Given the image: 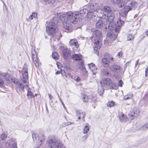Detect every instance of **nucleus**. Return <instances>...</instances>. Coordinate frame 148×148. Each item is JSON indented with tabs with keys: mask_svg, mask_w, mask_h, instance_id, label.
Listing matches in <instances>:
<instances>
[{
	"mask_svg": "<svg viewBox=\"0 0 148 148\" xmlns=\"http://www.w3.org/2000/svg\"><path fill=\"white\" fill-rule=\"evenodd\" d=\"M112 88L113 89H116L117 88V86L115 84H113L112 85Z\"/></svg>",
	"mask_w": 148,
	"mask_h": 148,
	"instance_id": "obj_50",
	"label": "nucleus"
},
{
	"mask_svg": "<svg viewBox=\"0 0 148 148\" xmlns=\"http://www.w3.org/2000/svg\"><path fill=\"white\" fill-rule=\"evenodd\" d=\"M89 130V127L88 126H86L84 128L83 132V133L84 134H85L86 133H87L88 132V131Z\"/></svg>",
	"mask_w": 148,
	"mask_h": 148,
	"instance_id": "obj_37",
	"label": "nucleus"
},
{
	"mask_svg": "<svg viewBox=\"0 0 148 148\" xmlns=\"http://www.w3.org/2000/svg\"><path fill=\"white\" fill-rule=\"evenodd\" d=\"M72 58L75 61H82V56L81 55L76 54L72 55Z\"/></svg>",
	"mask_w": 148,
	"mask_h": 148,
	"instance_id": "obj_13",
	"label": "nucleus"
},
{
	"mask_svg": "<svg viewBox=\"0 0 148 148\" xmlns=\"http://www.w3.org/2000/svg\"><path fill=\"white\" fill-rule=\"evenodd\" d=\"M103 10L106 12L108 14L113 12L112 9L110 7L107 6H105L104 7Z\"/></svg>",
	"mask_w": 148,
	"mask_h": 148,
	"instance_id": "obj_19",
	"label": "nucleus"
},
{
	"mask_svg": "<svg viewBox=\"0 0 148 148\" xmlns=\"http://www.w3.org/2000/svg\"><path fill=\"white\" fill-rule=\"evenodd\" d=\"M104 92V90L102 87H101L100 89L98 88V93L100 95H101Z\"/></svg>",
	"mask_w": 148,
	"mask_h": 148,
	"instance_id": "obj_40",
	"label": "nucleus"
},
{
	"mask_svg": "<svg viewBox=\"0 0 148 148\" xmlns=\"http://www.w3.org/2000/svg\"><path fill=\"white\" fill-rule=\"evenodd\" d=\"M108 23L107 24H108L109 22H111L113 21V20L114 18V15L113 12H111L110 13H109L108 14Z\"/></svg>",
	"mask_w": 148,
	"mask_h": 148,
	"instance_id": "obj_15",
	"label": "nucleus"
},
{
	"mask_svg": "<svg viewBox=\"0 0 148 148\" xmlns=\"http://www.w3.org/2000/svg\"><path fill=\"white\" fill-rule=\"evenodd\" d=\"M101 73L104 75L107 76L109 75V73L108 70L106 69H103L101 71Z\"/></svg>",
	"mask_w": 148,
	"mask_h": 148,
	"instance_id": "obj_35",
	"label": "nucleus"
},
{
	"mask_svg": "<svg viewBox=\"0 0 148 148\" xmlns=\"http://www.w3.org/2000/svg\"><path fill=\"white\" fill-rule=\"evenodd\" d=\"M102 62L103 64L104 65V66L106 68H108L109 66L108 61L106 58H103L102 59Z\"/></svg>",
	"mask_w": 148,
	"mask_h": 148,
	"instance_id": "obj_24",
	"label": "nucleus"
},
{
	"mask_svg": "<svg viewBox=\"0 0 148 148\" xmlns=\"http://www.w3.org/2000/svg\"><path fill=\"white\" fill-rule=\"evenodd\" d=\"M69 55V50L66 48H64L63 52V55L64 58L65 59H67L68 56Z\"/></svg>",
	"mask_w": 148,
	"mask_h": 148,
	"instance_id": "obj_14",
	"label": "nucleus"
},
{
	"mask_svg": "<svg viewBox=\"0 0 148 148\" xmlns=\"http://www.w3.org/2000/svg\"><path fill=\"white\" fill-rule=\"evenodd\" d=\"M48 143L51 148H65L63 147V145L60 141L50 139L48 140Z\"/></svg>",
	"mask_w": 148,
	"mask_h": 148,
	"instance_id": "obj_3",
	"label": "nucleus"
},
{
	"mask_svg": "<svg viewBox=\"0 0 148 148\" xmlns=\"http://www.w3.org/2000/svg\"><path fill=\"white\" fill-rule=\"evenodd\" d=\"M112 1L115 3H118L120 2L121 0H112Z\"/></svg>",
	"mask_w": 148,
	"mask_h": 148,
	"instance_id": "obj_54",
	"label": "nucleus"
},
{
	"mask_svg": "<svg viewBox=\"0 0 148 148\" xmlns=\"http://www.w3.org/2000/svg\"><path fill=\"white\" fill-rule=\"evenodd\" d=\"M91 100L92 101H93L94 102H95L96 100V97H92L91 98Z\"/></svg>",
	"mask_w": 148,
	"mask_h": 148,
	"instance_id": "obj_58",
	"label": "nucleus"
},
{
	"mask_svg": "<svg viewBox=\"0 0 148 148\" xmlns=\"http://www.w3.org/2000/svg\"><path fill=\"white\" fill-rule=\"evenodd\" d=\"M53 58L55 60H57L59 58V56L58 53L56 52H54L52 54Z\"/></svg>",
	"mask_w": 148,
	"mask_h": 148,
	"instance_id": "obj_30",
	"label": "nucleus"
},
{
	"mask_svg": "<svg viewBox=\"0 0 148 148\" xmlns=\"http://www.w3.org/2000/svg\"><path fill=\"white\" fill-rule=\"evenodd\" d=\"M110 69L112 71L116 73L120 72L122 69V68L120 65L116 64H114L110 66Z\"/></svg>",
	"mask_w": 148,
	"mask_h": 148,
	"instance_id": "obj_5",
	"label": "nucleus"
},
{
	"mask_svg": "<svg viewBox=\"0 0 148 148\" xmlns=\"http://www.w3.org/2000/svg\"><path fill=\"white\" fill-rule=\"evenodd\" d=\"M32 58L36 67H38L40 64V62L37 56H36L35 57L33 56L32 57Z\"/></svg>",
	"mask_w": 148,
	"mask_h": 148,
	"instance_id": "obj_17",
	"label": "nucleus"
},
{
	"mask_svg": "<svg viewBox=\"0 0 148 148\" xmlns=\"http://www.w3.org/2000/svg\"><path fill=\"white\" fill-rule=\"evenodd\" d=\"M133 97L132 94H130L125 95L123 97V99L124 100H128L131 99Z\"/></svg>",
	"mask_w": 148,
	"mask_h": 148,
	"instance_id": "obj_32",
	"label": "nucleus"
},
{
	"mask_svg": "<svg viewBox=\"0 0 148 148\" xmlns=\"http://www.w3.org/2000/svg\"><path fill=\"white\" fill-rule=\"evenodd\" d=\"M139 60L138 59L136 61L135 63V67L138 64Z\"/></svg>",
	"mask_w": 148,
	"mask_h": 148,
	"instance_id": "obj_60",
	"label": "nucleus"
},
{
	"mask_svg": "<svg viewBox=\"0 0 148 148\" xmlns=\"http://www.w3.org/2000/svg\"><path fill=\"white\" fill-rule=\"evenodd\" d=\"M134 37V36L131 34H129L127 36V40L129 41L132 40L133 39Z\"/></svg>",
	"mask_w": 148,
	"mask_h": 148,
	"instance_id": "obj_44",
	"label": "nucleus"
},
{
	"mask_svg": "<svg viewBox=\"0 0 148 148\" xmlns=\"http://www.w3.org/2000/svg\"><path fill=\"white\" fill-rule=\"evenodd\" d=\"M32 57L33 56H37L35 50L34 49H33L32 51Z\"/></svg>",
	"mask_w": 148,
	"mask_h": 148,
	"instance_id": "obj_47",
	"label": "nucleus"
},
{
	"mask_svg": "<svg viewBox=\"0 0 148 148\" xmlns=\"http://www.w3.org/2000/svg\"><path fill=\"white\" fill-rule=\"evenodd\" d=\"M12 146L13 148H17V144L16 140L14 141V143L12 144Z\"/></svg>",
	"mask_w": 148,
	"mask_h": 148,
	"instance_id": "obj_48",
	"label": "nucleus"
},
{
	"mask_svg": "<svg viewBox=\"0 0 148 148\" xmlns=\"http://www.w3.org/2000/svg\"><path fill=\"white\" fill-rule=\"evenodd\" d=\"M7 135L5 134L4 133L2 134L0 136V140H4L6 138Z\"/></svg>",
	"mask_w": 148,
	"mask_h": 148,
	"instance_id": "obj_39",
	"label": "nucleus"
},
{
	"mask_svg": "<svg viewBox=\"0 0 148 148\" xmlns=\"http://www.w3.org/2000/svg\"><path fill=\"white\" fill-rule=\"evenodd\" d=\"M132 10V8L130 7V5H126L124 8V11H121L119 13L120 16H122L124 17V19L125 18L128 12L130 10Z\"/></svg>",
	"mask_w": 148,
	"mask_h": 148,
	"instance_id": "obj_6",
	"label": "nucleus"
},
{
	"mask_svg": "<svg viewBox=\"0 0 148 148\" xmlns=\"http://www.w3.org/2000/svg\"><path fill=\"white\" fill-rule=\"evenodd\" d=\"M89 9H84L80 12H76L73 13L71 12H67L65 14H63L60 15V18L63 22V27L67 30L66 32L67 33L71 32L73 31L71 23H76L78 21L79 18L83 16V14H86V16L88 18H91L92 17L94 14L95 13H101L102 11L100 9L95 10V9L93 5H90Z\"/></svg>",
	"mask_w": 148,
	"mask_h": 148,
	"instance_id": "obj_1",
	"label": "nucleus"
},
{
	"mask_svg": "<svg viewBox=\"0 0 148 148\" xmlns=\"http://www.w3.org/2000/svg\"><path fill=\"white\" fill-rule=\"evenodd\" d=\"M27 96H30V98L35 97V96L33 95V92L30 90V88H27Z\"/></svg>",
	"mask_w": 148,
	"mask_h": 148,
	"instance_id": "obj_29",
	"label": "nucleus"
},
{
	"mask_svg": "<svg viewBox=\"0 0 148 148\" xmlns=\"http://www.w3.org/2000/svg\"><path fill=\"white\" fill-rule=\"evenodd\" d=\"M100 83L102 86H109L112 84V82L110 79L107 78H105L102 80L101 81Z\"/></svg>",
	"mask_w": 148,
	"mask_h": 148,
	"instance_id": "obj_7",
	"label": "nucleus"
},
{
	"mask_svg": "<svg viewBox=\"0 0 148 148\" xmlns=\"http://www.w3.org/2000/svg\"><path fill=\"white\" fill-rule=\"evenodd\" d=\"M104 24V23L102 21L100 20L96 23V25L98 28H100L103 26Z\"/></svg>",
	"mask_w": 148,
	"mask_h": 148,
	"instance_id": "obj_26",
	"label": "nucleus"
},
{
	"mask_svg": "<svg viewBox=\"0 0 148 148\" xmlns=\"http://www.w3.org/2000/svg\"><path fill=\"white\" fill-rule=\"evenodd\" d=\"M27 72L28 69L27 66L26 65H24L23 68L22 72L23 73H28Z\"/></svg>",
	"mask_w": 148,
	"mask_h": 148,
	"instance_id": "obj_41",
	"label": "nucleus"
},
{
	"mask_svg": "<svg viewBox=\"0 0 148 148\" xmlns=\"http://www.w3.org/2000/svg\"><path fill=\"white\" fill-rule=\"evenodd\" d=\"M61 102L62 103V104L63 106V107H64V109H66V107H65V105H64V104L63 103V102L62 101V102Z\"/></svg>",
	"mask_w": 148,
	"mask_h": 148,
	"instance_id": "obj_63",
	"label": "nucleus"
},
{
	"mask_svg": "<svg viewBox=\"0 0 148 148\" xmlns=\"http://www.w3.org/2000/svg\"><path fill=\"white\" fill-rule=\"evenodd\" d=\"M88 97L87 96L84 95H83L82 100L84 102H88Z\"/></svg>",
	"mask_w": 148,
	"mask_h": 148,
	"instance_id": "obj_38",
	"label": "nucleus"
},
{
	"mask_svg": "<svg viewBox=\"0 0 148 148\" xmlns=\"http://www.w3.org/2000/svg\"><path fill=\"white\" fill-rule=\"evenodd\" d=\"M45 140V137L44 136L42 135L40 138H39V139L38 140L39 141V145L37 148H39L42 144V142H44Z\"/></svg>",
	"mask_w": 148,
	"mask_h": 148,
	"instance_id": "obj_27",
	"label": "nucleus"
},
{
	"mask_svg": "<svg viewBox=\"0 0 148 148\" xmlns=\"http://www.w3.org/2000/svg\"><path fill=\"white\" fill-rule=\"evenodd\" d=\"M114 104V103L113 101H109L107 103V106H108L111 107L113 106Z\"/></svg>",
	"mask_w": 148,
	"mask_h": 148,
	"instance_id": "obj_43",
	"label": "nucleus"
},
{
	"mask_svg": "<svg viewBox=\"0 0 148 148\" xmlns=\"http://www.w3.org/2000/svg\"><path fill=\"white\" fill-rule=\"evenodd\" d=\"M99 49L97 47V46H95V47L94 49V50L95 51V53L97 55H99V51H98V49Z\"/></svg>",
	"mask_w": 148,
	"mask_h": 148,
	"instance_id": "obj_46",
	"label": "nucleus"
},
{
	"mask_svg": "<svg viewBox=\"0 0 148 148\" xmlns=\"http://www.w3.org/2000/svg\"><path fill=\"white\" fill-rule=\"evenodd\" d=\"M119 118L121 121L123 122L126 119L127 117L124 114H122L121 115L119 114Z\"/></svg>",
	"mask_w": 148,
	"mask_h": 148,
	"instance_id": "obj_33",
	"label": "nucleus"
},
{
	"mask_svg": "<svg viewBox=\"0 0 148 148\" xmlns=\"http://www.w3.org/2000/svg\"><path fill=\"white\" fill-rule=\"evenodd\" d=\"M37 16V14L36 13L34 12L31 15L29 18L27 19V21H29L31 20L32 19L34 18H36Z\"/></svg>",
	"mask_w": 148,
	"mask_h": 148,
	"instance_id": "obj_25",
	"label": "nucleus"
},
{
	"mask_svg": "<svg viewBox=\"0 0 148 148\" xmlns=\"http://www.w3.org/2000/svg\"><path fill=\"white\" fill-rule=\"evenodd\" d=\"M76 116L78 118V119H80L81 118H82L84 121V117L86 115L85 112L80 110H76Z\"/></svg>",
	"mask_w": 148,
	"mask_h": 148,
	"instance_id": "obj_8",
	"label": "nucleus"
},
{
	"mask_svg": "<svg viewBox=\"0 0 148 148\" xmlns=\"http://www.w3.org/2000/svg\"><path fill=\"white\" fill-rule=\"evenodd\" d=\"M57 94L58 95V97L59 98L60 101L61 102H62V100L60 97L59 94L58 93H57Z\"/></svg>",
	"mask_w": 148,
	"mask_h": 148,
	"instance_id": "obj_61",
	"label": "nucleus"
},
{
	"mask_svg": "<svg viewBox=\"0 0 148 148\" xmlns=\"http://www.w3.org/2000/svg\"><path fill=\"white\" fill-rule=\"evenodd\" d=\"M129 5L132 8V9L135 10L137 7V3L135 1H133Z\"/></svg>",
	"mask_w": 148,
	"mask_h": 148,
	"instance_id": "obj_28",
	"label": "nucleus"
},
{
	"mask_svg": "<svg viewBox=\"0 0 148 148\" xmlns=\"http://www.w3.org/2000/svg\"><path fill=\"white\" fill-rule=\"evenodd\" d=\"M75 80L77 82H79L80 80V78L79 77H78L76 79H75Z\"/></svg>",
	"mask_w": 148,
	"mask_h": 148,
	"instance_id": "obj_59",
	"label": "nucleus"
},
{
	"mask_svg": "<svg viewBox=\"0 0 148 148\" xmlns=\"http://www.w3.org/2000/svg\"><path fill=\"white\" fill-rule=\"evenodd\" d=\"M88 66L90 70L92 71H95L97 70V68L95 65L93 63H91L88 64Z\"/></svg>",
	"mask_w": 148,
	"mask_h": 148,
	"instance_id": "obj_20",
	"label": "nucleus"
},
{
	"mask_svg": "<svg viewBox=\"0 0 148 148\" xmlns=\"http://www.w3.org/2000/svg\"><path fill=\"white\" fill-rule=\"evenodd\" d=\"M48 95L49 96V98L50 99H53V97L51 95V94L48 93Z\"/></svg>",
	"mask_w": 148,
	"mask_h": 148,
	"instance_id": "obj_56",
	"label": "nucleus"
},
{
	"mask_svg": "<svg viewBox=\"0 0 148 148\" xmlns=\"http://www.w3.org/2000/svg\"><path fill=\"white\" fill-rule=\"evenodd\" d=\"M96 36L99 38H101L102 36V34L101 32L98 30H97L95 31Z\"/></svg>",
	"mask_w": 148,
	"mask_h": 148,
	"instance_id": "obj_34",
	"label": "nucleus"
},
{
	"mask_svg": "<svg viewBox=\"0 0 148 148\" xmlns=\"http://www.w3.org/2000/svg\"><path fill=\"white\" fill-rule=\"evenodd\" d=\"M62 70H60L59 71H57L56 73V74H59L61 73V72L62 71Z\"/></svg>",
	"mask_w": 148,
	"mask_h": 148,
	"instance_id": "obj_57",
	"label": "nucleus"
},
{
	"mask_svg": "<svg viewBox=\"0 0 148 148\" xmlns=\"http://www.w3.org/2000/svg\"><path fill=\"white\" fill-rule=\"evenodd\" d=\"M148 66L147 67V68H146L145 72H148Z\"/></svg>",
	"mask_w": 148,
	"mask_h": 148,
	"instance_id": "obj_64",
	"label": "nucleus"
},
{
	"mask_svg": "<svg viewBox=\"0 0 148 148\" xmlns=\"http://www.w3.org/2000/svg\"><path fill=\"white\" fill-rule=\"evenodd\" d=\"M143 129L144 130H146L148 129V124L144 125L142 127Z\"/></svg>",
	"mask_w": 148,
	"mask_h": 148,
	"instance_id": "obj_49",
	"label": "nucleus"
},
{
	"mask_svg": "<svg viewBox=\"0 0 148 148\" xmlns=\"http://www.w3.org/2000/svg\"><path fill=\"white\" fill-rule=\"evenodd\" d=\"M53 21H51L49 23V26L46 27V31L49 34H53L56 33L57 29V26L56 23Z\"/></svg>",
	"mask_w": 148,
	"mask_h": 148,
	"instance_id": "obj_2",
	"label": "nucleus"
},
{
	"mask_svg": "<svg viewBox=\"0 0 148 148\" xmlns=\"http://www.w3.org/2000/svg\"><path fill=\"white\" fill-rule=\"evenodd\" d=\"M121 29V26H118L115 27V30L116 32L117 33L119 32Z\"/></svg>",
	"mask_w": 148,
	"mask_h": 148,
	"instance_id": "obj_45",
	"label": "nucleus"
},
{
	"mask_svg": "<svg viewBox=\"0 0 148 148\" xmlns=\"http://www.w3.org/2000/svg\"><path fill=\"white\" fill-rule=\"evenodd\" d=\"M107 36L110 38L112 40H115L117 37L116 35L112 33L111 32H108V33Z\"/></svg>",
	"mask_w": 148,
	"mask_h": 148,
	"instance_id": "obj_16",
	"label": "nucleus"
},
{
	"mask_svg": "<svg viewBox=\"0 0 148 148\" xmlns=\"http://www.w3.org/2000/svg\"><path fill=\"white\" fill-rule=\"evenodd\" d=\"M139 110L136 108L132 109L130 111V115L132 116L136 117L139 115Z\"/></svg>",
	"mask_w": 148,
	"mask_h": 148,
	"instance_id": "obj_9",
	"label": "nucleus"
},
{
	"mask_svg": "<svg viewBox=\"0 0 148 148\" xmlns=\"http://www.w3.org/2000/svg\"><path fill=\"white\" fill-rule=\"evenodd\" d=\"M95 46H97V47L100 49L101 45V40L98 38H96L95 40Z\"/></svg>",
	"mask_w": 148,
	"mask_h": 148,
	"instance_id": "obj_18",
	"label": "nucleus"
},
{
	"mask_svg": "<svg viewBox=\"0 0 148 148\" xmlns=\"http://www.w3.org/2000/svg\"><path fill=\"white\" fill-rule=\"evenodd\" d=\"M123 83V82L121 80H120L119 82V85L120 87H121L122 86V84Z\"/></svg>",
	"mask_w": 148,
	"mask_h": 148,
	"instance_id": "obj_52",
	"label": "nucleus"
},
{
	"mask_svg": "<svg viewBox=\"0 0 148 148\" xmlns=\"http://www.w3.org/2000/svg\"><path fill=\"white\" fill-rule=\"evenodd\" d=\"M102 20L101 21L104 23L105 25L106 24H107L108 23V16H106L105 14H103L102 17H101Z\"/></svg>",
	"mask_w": 148,
	"mask_h": 148,
	"instance_id": "obj_23",
	"label": "nucleus"
},
{
	"mask_svg": "<svg viewBox=\"0 0 148 148\" xmlns=\"http://www.w3.org/2000/svg\"><path fill=\"white\" fill-rule=\"evenodd\" d=\"M42 1H44L49 4L50 3H53L55 2L53 0H41Z\"/></svg>",
	"mask_w": 148,
	"mask_h": 148,
	"instance_id": "obj_42",
	"label": "nucleus"
},
{
	"mask_svg": "<svg viewBox=\"0 0 148 148\" xmlns=\"http://www.w3.org/2000/svg\"><path fill=\"white\" fill-rule=\"evenodd\" d=\"M32 137L34 141H37L39 139L38 135L35 133H34L32 134Z\"/></svg>",
	"mask_w": 148,
	"mask_h": 148,
	"instance_id": "obj_31",
	"label": "nucleus"
},
{
	"mask_svg": "<svg viewBox=\"0 0 148 148\" xmlns=\"http://www.w3.org/2000/svg\"><path fill=\"white\" fill-rule=\"evenodd\" d=\"M79 69L82 70H85V68L84 66V62L82 61H81V64L79 66Z\"/></svg>",
	"mask_w": 148,
	"mask_h": 148,
	"instance_id": "obj_36",
	"label": "nucleus"
},
{
	"mask_svg": "<svg viewBox=\"0 0 148 148\" xmlns=\"http://www.w3.org/2000/svg\"><path fill=\"white\" fill-rule=\"evenodd\" d=\"M122 53L121 51H120L119 52L117 55V56H118L119 57H121L122 56Z\"/></svg>",
	"mask_w": 148,
	"mask_h": 148,
	"instance_id": "obj_55",
	"label": "nucleus"
},
{
	"mask_svg": "<svg viewBox=\"0 0 148 148\" xmlns=\"http://www.w3.org/2000/svg\"><path fill=\"white\" fill-rule=\"evenodd\" d=\"M69 44L71 46L74 47L76 48H77L79 47L77 40L75 39H71L69 42Z\"/></svg>",
	"mask_w": 148,
	"mask_h": 148,
	"instance_id": "obj_12",
	"label": "nucleus"
},
{
	"mask_svg": "<svg viewBox=\"0 0 148 148\" xmlns=\"http://www.w3.org/2000/svg\"><path fill=\"white\" fill-rule=\"evenodd\" d=\"M13 82L16 85V89L17 92H21L22 91H24V86L23 84L16 80H14Z\"/></svg>",
	"mask_w": 148,
	"mask_h": 148,
	"instance_id": "obj_4",
	"label": "nucleus"
},
{
	"mask_svg": "<svg viewBox=\"0 0 148 148\" xmlns=\"http://www.w3.org/2000/svg\"><path fill=\"white\" fill-rule=\"evenodd\" d=\"M124 17L122 16H120V17L118 19L117 24L118 26H121L123 25L124 23V21H125L126 19V17H125V19H124Z\"/></svg>",
	"mask_w": 148,
	"mask_h": 148,
	"instance_id": "obj_10",
	"label": "nucleus"
},
{
	"mask_svg": "<svg viewBox=\"0 0 148 148\" xmlns=\"http://www.w3.org/2000/svg\"><path fill=\"white\" fill-rule=\"evenodd\" d=\"M22 75L23 81L24 83H26L27 82V80L28 77V73H23Z\"/></svg>",
	"mask_w": 148,
	"mask_h": 148,
	"instance_id": "obj_21",
	"label": "nucleus"
},
{
	"mask_svg": "<svg viewBox=\"0 0 148 148\" xmlns=\"http://www.w3.org/2000/svg\"><path fill=\"white\" fill-rule=\"evenodd\" d=\"M61 74H62V76H66V77H67V76L66 75V73L64 71L62 70V71L61 72Z\"/></svg>",
	"mask_w": 148,
	"mask_h": 148,
	"instance_id": "obj_51",
	"label": "nucleus"
},
{
	"mask_svg": "<svg viewBox=\"0 0 148 148\" xmlns=\"http://www.w3.org/2000/svg\"><path fill=\"white\" fill-rule=\"evenodd\" d=\"M4 82L3 80L0 79V86H2L3 85Z\"/></svg>",
	"mask_w": 148,
	"mask_h": 148,
	"instance_id": "obj_53",
	"label": "nucleus"
},
{
	"mask_svg": "<svg viewBox=\"0 0 148 148\" xmlns=\"http://www.w3.org/2000/svg\"><path fill=\"white\" fill-rule=\"evenodd\" d=\"M108 25V27L109 29L110 30H112L116 27V25L112 21L109 22L108 24H106V25Z\"/></svg>",
	"mask_w": 148,
	"mask_h": 148,
	"instance_id": "obj_22",
	"label": "nucleus"
},
{
	"mask_svg": "<svg viewBox=\"0 0 148 148\" xmlns=\"http://www.w3.org/2000/svg\"><path fill=\"white\" fill-rule=\"evenodd\" d=\"M0 76L1 77H3L7 81H8L10 79V74L7 73H3L0 71Z\"/></svg>",
	"mask_w": 148,
	"mask_h": 148,
	"instance_id": "obj_11",
	"label": "nucleus"
},
{
	"mask_svg": "<svg viewBox=\"0 0 148 148\" xmlns=\"http://www.w3.org/2000/svg\"><path fill=\"white\" fill-rule=\"evenodd\" d=\"M88 138V136L87 135H85L83 136V138L84 139H86Z\"/></svg>",
	"mask_w": 148,
	"mask_h": 148,
	"instance_id": "obj_62",
	"label": "nucleus"
}]
</instances>
